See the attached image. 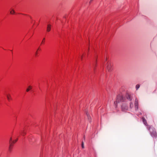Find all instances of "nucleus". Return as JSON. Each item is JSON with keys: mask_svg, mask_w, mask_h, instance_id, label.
Here are the masks:
<instances>
[{"mask_svg": "<svg viewBox=\"0 0 157 157\" xmlns=\"http://www.w3.org/2000/svg\"><path fill=\"white\" fill-rule=\"evenodd\" d=\"M133 94L127 93L125 94L120 93L117 96L116 101L114 102L115 108L117 107V104L120 102H125L127 101H131L133 100Z\"/></svg>", "mask_w": 157, "mask_h": 157, "instance_id": "nucleus-1", "label": "nucleus"}, {"mask_svg": "<svg viewBox=\"0 0 157 157\" xmlns=\"http://www.w3.org/2000/svg\"><path fill=\"white\" fill-rule=\"evenodd\" d=\"M148 129L151 136L153 138L156 137V132L155 128L153 127H150Z\"/></svg>", "mask_w": 157, "mask_h": 157, "instance_id": "nucleus-2", "label": "nucleus"}, {"mask_svg": "<svg viewBox=\"0 0 157 157\" xmlns=\"http://www.w3.org/2000/svg\"><path fill=\"white\" fill-rule=\"evenodd\" d=\"M106 61L107 62L105 63V67L107 68L109 71H110L112 69V65L111 63L109 62V61H107V60L106 58Z\"/></svg>", "mask_w": 157, "mask_h": 157, "instance_id": "nucleus-3", "label": "nucleus"}, {"mask_svg": "<svg viewBox=\"0 0 157 157\" xmlns=\"http://www.w3.org/2000/svg\"><path fill=\"white\" fill-rule=\"evenodd\" d=\"M17 141V139L15 140H13L12 138H10L9 140V150L10 151H11V147L13 146V144L15 143Z\"/></svg>", "mask_w": 157, "mask_h": 157, "instance_id": "nucleus-4", "label": "nucleus"}, {"mask_svg": "<svg viewBox=\"0 0 157 157\" xmlns=\"http://www.w3.org/2000/svg\"><path fill=\"white\" fill-rule=\"evenodd\" d=\"M134 106L135 109L136 111L138 110L139 108V102L137 98H136L134 102Z\"/></svg>", "mask_w": 157, "mask_h": 157, "instance_id": "nucleus-5", "label": "nucleus"}, {"mask_svg": "<svg viewBox=\"0 0 157 157\" xmlns=\"http://www.w3.org/2000/svg\"><path fill=\"white\" fill-rule=\"evenodd\" d=\"M121 109L122 111H125L127 110L128 108L127 106L122 105L121 106Z\"/></svg>", "mask_w": 157, "mask_h": 157, "instance_id": "nucleus-6", "label": "nucleus"}, {"mask_svg": "<svg viewBox=\"0 0 157 157\" xmlns=\"http://www.w3.org/2000/svg\"><path fill=\"white\" fill-rule=\"evenodd\" d=\"M142 121L143 123L145 126H147V122L146 120V119L144 118L143 117L142 118Z\"/></svg>", "mask_w": 157, "mask_h": 157, "instance_id": "nucleus-7", "label": "nucleus"}, {"mask_svg": "<svg viewBox=\"0 0 157 157\" xmlns=\"http://www.w3.org/2000/svg\"><path fill=\"white\" fill-rule=\"evenodd\" d=\"M51 25L50 24H48L47 27V31L49 32L51 29Z\"/></svg>", "mask_w": 157, "mask_h": 157, "instance_id": "nucleus-8", "label": "nucleus"}, {"mask_svg": "<svg viewBox=\"0 0 157 157\" xmlns=\"http://www.w3.org/2000/svg\"><path fill=\"white\" fill-rule=\"evenodd\" d=\"M86 115L87 116V117H88V120H90V115H89V113H88V112H86Z\"/></svg>", "mask_w": 157, "mask_h": 157, "instance_id": "nucleus-9", "label": "nucleus"}, {"mask_svg": "<svg viewBox=\"0 0 157 157\" xmlns=\"http://www.w3.org/2000/svg\"><path fill=\"white\" fill-rule=\"evenodd\" d=\"M6 96L7 99L9 100L10 98V95L9 94H6Z\"/></svg>", "mask_w": 157, "mask_h": 157, "instance_id": "nucleus-10", "label": "nucleus"}, {"mask_svg": "<svg viewBox=\"0 0 157 157\" xmlns=\"http://www.w3.org/2000/svg\"><path fill=\"white\" fill-rule=\"evenodd\" d=\"M133 107V104L132 102H131L130 103V107L132 109Z\"/></svg>", "mask_w": 157, "mask_h": 157, "instance_id": "nucleus-11", "label": "nucleus"}, {"mask_svg": "<svg viewBox=\"0 0 157 157\" xmlns=\"http://www.w3.org/2000/svg\"><path fill=\"white\" fill-rule=\"evenodd\" d=\"M32 89V87L31 86H29L28 88L26 89L27 91H28L30 90H31Z\"/></svg>", "mask_w": 157, "mask_h": 157, "instance_id": "nucleus-12", "label": "nucleus"}, {"mask_svg": "<svg viewBox=\"0 0 157 157\" xmlns=\"http://www.w3.org/2000/svg\"><path fill=\"white\" fill-rule=\"evenodd\" d=\"M15 13V12H14V10H11L10 11V13L11 14H14Z\"/></svg>", "mask_w": 157, "mask_h": 157, "instance_id": "nucleus-13", "label": "nucleus"}, {"mask_svg": "<svg viewBox=\"0 0 157 157\" xmlns=\"http://www.w3.org/2000/svg\"><path fill=\"white\" fill-rule=\"evenodd\" d=\"M140 86L139 84H137L136 85V90H137L140 87Z\"/></svg>", "mask_w": 157, "mask_h": 157, "instance_id": "nucleus-14", "label": "nucleus"}, {"mask_svg": "<svg viewBox=\"0 0 157 157\" xmlns=\"http://www.w3.org/2000/svg\"><path fill=\"white\" fill-rule=\"evenodd\" d=\"M96 60H95V63H94V68L96 66Z\"/></svg>", "mask_w": 157, "mask_h": 157, "instance_id": "nucleus-15", "label": "nucleus"}, {"mask_svg": "<svg viewBox=\"0 0 157 157\" xmlns=\"http://www.w3.org/2000/svg\"><path fill=\"white\" fill-rule=\"evenodd\" d=\"M82 148H84V144H83V141H82Z\"/></svg>", "mask_w": 157, "mask_h": 157, "instance_id": "nucleus-16", "label": "nucleus"}, {"mask_svg": "<svg viewBox=\"0 0 157 157\" xmlns=\"http://www.w3.org/2000/svg\"><path fill=\"white\" fill-rule=\"evenodd\" d=\"M25 132L24 131H22L21 132L22 134L24 135L25 134Z\"/></svg>", "mask_w": 157, "mask_h": 157, "instance_id": "nucleus-17", "label": "nucleus"}, {"mask_svg": "<svg viewBox=\"0 0 157 157\" xmlns=\"http://www.w3.org/2000/svg\"><path fill=\"white\" fill-rule=\"evenodd\" d=\"M142 114V113H140V114H139L138 115V116L139 115H141Z\"/></svg>", "mask_w": 157, "mask_h": 157, "instance_id": "nucleus-18", "label": "nucleus"}, {"mask_svg": "<svg viewBox=\"0 0 157 157\" xmlns=\"http://www.w3.org/2000/svg\"><path fill=\"white\" fill-rule=\"evenodd\" d=\"M93 0H91L90 2V3H91V2H92Z\"/></svg>", "mask_w": 157, "mask_h": 157, "instance_id": "nucleus-19", "label": "nucleus"}, {"mask_svg": "<svg viewBox=\"0 0 157 157\" xmlns=\"http://www.w3.org/2000/svg\"><path fill=\"white\" fill-rule=\"evenodd\" d=\"M44 40H45V39H44V40H43V41H42V43H43V41H44Z\"/></svg>", "mask_w": 157, "mask_h": 157, "instance_id": "nucleus-20", "label": "nucleus"}, {"mask_svg": "<svg viewBox=\"0 0 157 157\" xmlns=\"http://www.w3.org/2000/svg\"><path fill=\"white\" fill-rule=\"evenodd\" d=\"M84 139L85 140V137L84 136Z\"/></svg>", "mask_w": 157, "mask_h": 157, "instance_id": "nucleus-21", "label": "nucleus"}]
</instances>
